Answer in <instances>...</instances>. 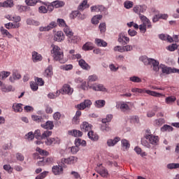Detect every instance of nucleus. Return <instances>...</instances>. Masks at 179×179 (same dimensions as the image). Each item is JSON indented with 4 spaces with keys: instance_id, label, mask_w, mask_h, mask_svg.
<instances>
[{
    "instance_id": "64",
    "label": "nucleus",
    "mask_w": 179,
    "mask_h": 179,
    "mask_svg": "<svg viewBox=\"0 0 179 179\" xmlns=\"http://www.w3.org/2000/svg\"><path fill=\"white\" fill-rule=\"evenodd\" d=\"M38 12L39 13H47V12H48V10L47 9V8H45V6H41L38 8Z\"/></svg>"
},
{
    "instance_id": "30",
    "label": "nucleus",
    "mask_w": 179,
    "mask_h": 179,
    "mask_svg": "<svg viewBox=\"0 0 179 179\" xmlns=\"http://www.w3.org/2000/svg\"><path fill=\"white\" fill-rule=\"evenodd\" d=\"M28 26H40V22L34 20L33 18H28L26 21Z\"/></svg>"
},
{
    "instance_id": "50",
    "label": "nucleus",
    "mask_w": 179,
    "mask_h": 179,
    "mask_svg": "<svg viewBox=\"0 0 179 179\" xmlns=\"http://www.w3.org/2000/svg\"><path fill=\"white\" fill-rule=\"evenodd\" d=\"M31 119L33 120V121H35V122H43V117L37 115H32Z\"/></svg>"
},
{
    "instance_id": "33",
    "label": "nucleus",
    "mask_w": 179,
    "mask_h": 179,
    "mask_svg": "<svg viewBox=\"0 0 179 179\" xmlns=\"http://www.w3.org/2000/svg\"><path fill=\"white\" fill-rule=\"evenodd\" d=\"M94 48V46L93 45V43L92 42H87L85 45L83 46V50L84 51H91Z\"/></svg>"
},
{
    "instance_id": "44",
    "label": "nucleus",
    "mask_w": 179,
    "mask_h": 179,
    "mask_svg": "<svg viewBox=\"0 0 179 179\" xmlns=\"http://www.w3.org/2000/svg\"><path fill=\"white\" fill-rule=\"evenodd\" d=\"M96 80H99V76L97 75L94 74L88 76L87 78V83H90L92 82H96Z\"/></svg>"
},
{
    "instance_id": "24",
    "label": "nucleus",
    "mask_w": 179,
    "mask_h": 179,
    "mask_svg": "<svg viewBox=\"0 0 179 179\" xmlns=\"http://www.w3.org/2000/svg\"><path fill=\"white\" fill-rule=\"evenodd\" d=\"M148 139L151 145H153L154 146H157V145H159V136L152 135Z\"/></svg>"
},
{
    "instance_id": "3",
    "label": "nucleus",
    "mask_w": 179,
    "mask_h": 179,
    "mask_svg": "<svg viewBox=\"0 0 179 179\" xmlns=\"http://www.w3.org/2000/svg\"><path fill=\"white\" fill-rule=\"evenodd\" d=\"M64 32L68 37L69 43H76V41L75 40L79 38L78 36H73V31H72V29H71V28L68 27V25L64 27Z\"/></svg>"
},
{
    "instance_id": "27",
    "label": "nucleus",
    "mask_w": 179,
    "mask_h": 179,
    "mask_svg": "<svg viewBox=\"0 0 179 179\" xmlns=\"http://www.w3.org/2000/svg\"><path fill=\"white\" fill-rule=\"evenodd\" d=\"M43 76L45 78H51L52 76V66L50 65L48 66L43 73Z\"/></svg>"
},
{
    "instance_id": "49",
    "label": "nucleus",
    "mask_w": 179,
    "mask_h": 179,
    "mask_svg": "<svg viewBox=\"0 0 179 179\" xmlns=\"http://www.w3.org/2000/svg\"><path fill=\"white\" fill-rule=\"evenodd\" d=\"M129 81L133 82L134 83H141L142 79L136 76H134L129 78Z\"/></svg>"
},
{
    "instance_id": "4",
    "label": "nucleus",
    "mask_w": 179,
    "mask_h": 179,
    "mask_svg": "<svg viewBox=\"0 0 179 179\" xmlns=\"http://www.w3.org/2000/svg\"><path fill=\"white\" fill-rule=\"evenodd\" d=\"M159 68L162 70V73L164 75H170L171 73H178V69L176 68L169 67L163 64L159 65Z\"/></svg>"
},
{
    "instance_id": "52",
    "label": "nucleus",
    "mask_w": 179,
    "mask_h": 179,
    "mask_svg": "<svg viewBox=\"0 0 179 179\" xmlns=\"http://www.w3.org/2000/svg\"><path fill=\"white\" fill-rule=\"evenodd\" d=\"M113 120V115H107L106 118H103L101 120V122L103 124H107V122H111V120Z\"/></svg>"
},
{
    "instance_id": "58",
    "label": "nucleus",
    "mask_w": 179,
    "mask_h": 179,
    "mask_svg": "<svg viewBox=\"0 0 179 179\" xmlns=\"http://www.w3.org/2000/svg\"><path fill=\"white\" fill-rule=\"evenodd\" d=\"M57 23L59 26V27H65L66 25V23L65 22V20L62 18H58L57 19Z\"/></svg>"
},
{
    "instance_id": "21",
    "label": "nucleus",
    "mask_w": 179,
    "mask_h": 179,
    "mask_svg": "<svg viewBox=\"0 0 179 179\" xmlns=\"http://www.w3.org/2000/svg\"><path fill=\"white\" fill-rule=\"evenodd\" d=\"M81 131L84 132H90L92 131V124H89L87 122H83L80 125Z\"/></svg>"
},
{
    "instance_id": "48",
    "label": "nucleus",
    "mask_w": 179,
    "mask_h": 179,
    "mask_svg": "<svg viewBox=\"0 0 179 179\" xmlns=\"http://www.w3.org/2000/svg\"><path fill=\"white\" fill-rule=\"evenodd\" d=\"M52 135V131L46 130V131H45L42 134V135H41V139H45V138L48 139V137H49V136H51Z\"/></svg>"
},
{
    "instance_id": "32",
    "label": "nucleus",
    "mask_w": 179,
    "mask_h": 179,
    "mask_svg": "<svg viewBox=\"0 0 179 179\" xmlns=\"http://www.w3.org/2000/svg\"><path fill=\"white\" fill-rule=\"evenodd\" d=\"M5 27L8 30L10 29H19V27H20V23L13 24L12 22H8L7 24H5Z\"/></svg>"
},
{
    "instance_id": "17",
    "label": "nucleus",
    "mask_w": 179,
    "mask_h": 179,
    "mask_svg": "<svg viewBox=\"0 0 179 179\" xmlns=\"http://www.w3.org/2000/svg\"><path fill=\"white\" fill-rule=\"evenodd\" d=\"M139 17L141 22H143V24L147 25L148 29H152V22H150L149 18L141 14L139 15Z\"/></svg>"
},
{
    "instance_id": "61",
    "label": "nucleus",
    "mask_w": 179,
    "mask_h": 179,
    "mask_svg": "<svg viewBox=\"0 0 179 179\" xmlns=\"http://www.w3.org/2000/svg\"><path fill=\"white\" fill-rule=\"evenodd\" d=\"M48 174V171H43L41 174H39L38 176H36L35 179H44L45 178V177H47Z\"/></svg>"
},
{
    "instance_id": "53",
    "label": "nucleus",
    "mask_w": 179,
    "mask_h": 179,
    "mask_svg": "<svg viewBox=\"0 0 179 179\" xmlns=\"http://www.w3.org/2000/svg\"><path fill=\"white\" fill-rule=\"evenodd\" d=\"M124 7L126 9H131V8L134 7V2L131 1H126L124 3Z\"/></svg>"
},
{
    "instance_id": "23",
    "label": "nucleus",
    "mask_w": 179,
    "mask_h": 179,
    "mask_svg": "<svg viewBox=\"0 0 179 179\" xmlns=\"http://www.w3.org/2000/svg\"><path fill=\"white\" fill-rule=\"evenodd\" d=\"M20 78H22V76H20V73H19V72H17V71H14L13 72V76H10L9 78V80L13 83L15 80H19V79H20Z\"/></svg>"
},
{
    "instance_id": "36",
    "label": "nucleus",
    "mask_w": 179,
    "mask_h": 179,
    "mask_svg": "<svg viewBox=\"0 0 179 179\" xmlns=\"http://www.w3.org/2000/svg\"><path fill=\"white\" fill-rule=\"evenodd\" d=\"M152 58H148L147 56H141L139 57V60L143 62L144 65H150V61Z\"/></svg>"
},
{
    "instance_id": "22",
    "label": "nucleus",
    "mask_w": 179,
    "mask_h": 179,
    "mask_svg": "<svg viewBox=\"0 0 179 179\" xmlns=\"http://www.w3.org/2000/svg\"><path fill=\"white\" fill-rule=\"evenodd\" d=\"M32 61L33 62H40V61H43V56L38 54V52L34 51L32 52Z\"/></svg>"
},
{
    "instance_id": "55",
    "label": "nucleus",
    "mask_w": 179,
    "mask_h": 179,
    "mask_svg": "<svg viewBox=\"0 0 179 179\" xmlns=\"http://www.w3.org/2000/svg\"><path fill=\"white\" fill-rule=\"evenodd\" d=\"M61 69L63 71H71V69H73V66L72 64H64L61 66Z\"/></svg>"
},
{
    "instance_id": "28",
    "label": "nucleus",
    "mask_w": 179,
    "mask_h": 179,
    "mask_svg": "<svg viewBox=\"0 0 179 179\" xmlns=\"http://www.w3.org/2000/svg\"><path fill=\"white\" fill-rule=\"evenodd\" d=\"M24 2L27 6H36L38 3H43L41 0H25Z\"/></svg>"
},
{
    "instance_id": "25",
    "label": "nucleus",
    "mask_w": 179,
    "mask_h": 179,
    "mask_svg": "<svg viewBox=\"0 0 179 179\" xmlns=\"http://www.w3.org/2000/svg\"><path fill=\"white\" fill-rule=\"evenodd\" d=\"M68 132H69V135H71V136H75L76 138L80 137L82 136V135H83V134L82 133V131H80V130L73 129V130H70Z\"/></svg>"
},
{
    "instance_id": "45",
    "label": "nucleus",
    "mask_w": 179,
    "mask_h": 179,
    "mask_svg": "<svg viewBox=\"0 0 179 179\" xmlns=\"http://www.w3.org/2000/svg\"><path fill=\"white\" fill-rule=\"evenodd\" d=\"M36 150L39 153V155H41V156H48L50 155V152L47 150H43L38 147L36 148Z\"/></svg>"
},
{
    "instance_id": "59",
    "label": "nucleus",
    "mask_w": 179,
    "mask_h": 179,
    "mask_svg": "<svg viewBox=\"0 0 179 179\" xmlns=\"http://www.w3.org/2000/svg\"><path fill=\"white\" fill-rule=\"evenodd\" d=\"M130 122H131L132 124H139V117L131 116L130 117Z\"/></svg>"
},
{
    "instance_id": "54",
    "label": "nucleus",
    "mask_w": 179,
    "mask_h": 179,
    "mask_svg": "<svg viewBox=\"0 0 179 179\" xmlns=\"http://www.w3.org/2000/svg\"><path fill=\"white\" fill-rule=\"evenodd\" d=\"M167 169L169 170H173L174 169H179V164L178 163H171L167 164Z\"/></svg>"
},
{
    "instance_id": "29",
    "label": "nucleus",
    "mask_w": 179,
    "mask_h": 179,
    "mask_svg": "<svg viewBox=\"0 0 179 179\" xmlns=\"http://www.w3.org/2000/svg\"><path fill=\"white\" fill-rule=\"evenodd\" d=\"M95 44L97 47H107L108 43L103 39L95 38Z\"/></svg>"
},
{
    "instance_id": "31",
    "label": "nucleus",
    "mask_w": 179,
    "mask_h": 179,
    "mask_svg": "<svg viewBox=\"0 0 179 179\" xmlns=\"http://www.w3.org/2000/svg\"><path fill=\"white\" fill-rule=\"evenodd\" d=\"M106 106V101L103 99L96 100L94 102V106L96 108H103Z\"/></svg>"
},
{
    "instance_id": "46",
    "label": "nucleus",
    "mask_w": 179,
    "mask_h": 179,
    "mask_svg": "<svg viewBox=\"0 0 179 179\" xmlns=\"http://www.w3.org/2000/svg\"><path fill=\"white\" fill-rule=\"evenodd\" d=\"M101 131H102V132H110L111 127H110L108 124L103 123V124L101 125Z\"/></svg>"
},
{
    "instance_id": "42",
    "label": "nucleus",
    "mask_w": 179,
    "mask_h": 179,
    "mask_svg": "<svg viewBox=\"0 0 179 179\" xmlns=\"http://www.w3.org/2000/svg\"><path fill=\"white\" fill-rule=\"evenodd\" d=\"M13 0H6L3 2V8H13Z\"/></svg>"
},
{
    "instance_id": "19",
    "label": "nucleus",
    "mask_w": 179,
    "mask_h": 179,
    "mask_svg": "<svg viewBox=\"0 0 179 179\" xmlns=\"http://www.w3.org/2000/svg\"><path fill=\"white\" fill-rule=\"evenodd\" d=\"M0 90L4 92L5 93H8V92H13V87L11 85L6 86L2 81L0 80Z\"/></svg>"
},
{
    "instance_id": "35",
    "label": "nucleus",
    "mask_w": 179,
    "mask_h": 179,
    "mask_svg": "<svg viewBox=\"0 0 179 179\" xmlns=\"http://www.w3.org/2000/svg\"><path fill=\"white\" fill-rule=\"evenodd\" d=\"M103 19V15H96L92 18V24H99V22Z\"/></svg>"
},
{
    "instance_id": "16",
    "label": "nucleus",
    "mask_w": 179,
    "mask_h": 179,
    "mask_svg": "<svg viewBox=\"0 0 179 179\" xmlns=\"http://www.w3.org/2000/svg\"><path fill=\"white\" fill-rule=\"evenodd\" d=\"M78 65L80 66V68L82 69H83L84 71H90L91 69V66L90 65H89V64H87V62H86V61H85V59H80L78 61Z\"/></svg>"
},
{
    "instance_id": "26",
    "label": "nucleus",
    "mask_w": 179,
    "mask_h": 179,
    "mask_svg": "<svg viewBox=\"0 0 179 179\" xmlns=\"http://www.w3.org/2000/svg\"><path fill=\"white\" fill-rule=\"evenodd\" d=\"M87 136L91 141H93L94 142H97L99 141V135L94 134L93 131H88Z\"/></svg>"
},
{
    "instance_id": "11",
    "label": "nucleus",
    "mask_w": 179,
    "mask_h": 179,
    "mask_svg": "<svg viewBox=\"0 0 179 179\" xmlns=\"http://www.w3.org/2000/svg\"><path fill=\"white\" fill-rule=\"evenodd\" d=\"M90 89H92L94 92H107L108 90L104 87L102 84H95L90 87Z\"/></svg>"
},
{
    "instance_id": "20",
    "label": "nucleus",
    "mask_w": 179,
    "mask_h": 179,
    "mask_svg": "<svg viewBox=\"0 0 179 179\" xmlns=\"http://www.w3.org/2000/svg\"><path fill=\"white\" fill-rule=\"evenodd\" d=\"M41 127L43 128V129H54V122L48 120L46 122L42 123Z\"/></svg>"
},
{
    "instance_id": "15",
    "label": "nucleus",
    "mask_w": 179,
    "mask_h": 179,
    "mask_svg": "<svg viewBox=\"0 0 179 179\" xmlns=\"http://www.w3.org/2000/svg\"><path fill=\"white\" fill-rule=\"evenodd\" d=\"M54 40L55 41H58L60 43L61 41H64L65 40V36L64 35V32L62 31H58L54 34Z\"/></svg>"
},
{
    "instance_id": "7",
    "label": "nucleus",
    "mask_w": 179,
    "mask_h": 179,
    "mask_svg": "<svg viewBox=\"0 0 179 179\" xmlns=\"http://www.w3.org/2000/svg\"><path fill=\"white\" fill-rule=\"evenodd\" d=\"M59 93H62V94H68L69 96H71L72 93H73V88L71 87V85L65 84L60 90Z\"/></svg>"
},
{
    "instance_id": "1",
    "label": "nucleus",
    "mask_w": 179,
    "mask_h": 179,
    "mask_svg": "<svg viewBox=\"0 0 179 179\" xmlns=\"http://www.w3.org/2000/svg\"><path fill=\"white\" fill-rule=\"evenodd\" d=\"M131 92L132 93H136V94H143V93H147V94H149L150 96H153V97H164V95L161 93L137 87L132 88Z\"/></svg>"
},
{
    "instance_id": "38",
    "label": "nucleus",
    "mask_w": 179,
    "mask_h": 179,
    "mask_svg": "<svg viewBox=\"0 0 179 179\" xmlns=\"http://www.w3.org/2000/svg\"><path fill=\"white\" fill-rule=\"evenodd\" d=\"M173 127L169 124H164L162 127H161L162 132H171L173 131Z\"/></svg>"
},
{
    "instance_id": "10",
    "label": "nucleus",
    "mask_w": 179,
    "mask_h": 179,
    "mask_svg": "<svg viewBox=\"0 0 179 179\" xmlns=\"http://www.w3.org/2000/svg\"><path fill=\"white\" fill-rule=\"evenodd\" d=\"M116 108L117 110H120V111H122L123 113H125V111H128V110H129V106L124 101L117 102Z\"/></svg>"
},
{
    "instance_id": "5",
    "label": "nucleus",
    "mask_w": 179,
    "mask_h": 179,
    "mask_svg": "<svg viewBox=\"0 0 179 179\" xmlns=\"http://www.w3.org/2000/svg\"><path fill=\"white\" fill-rule=\"evenodd\" d=\"M117 41L120 44H122V45H127V44L129 43V37L127 36V34L124 32L120 33Z\"/></svg>"
},
{
    "instance_id": "62",
    "label": "nucleus",
    "mask_w": 179,
    "mask_h": 179,
    "mask_svg": "<svg viewBox=\"0 0 179 179\" xmlns=\"http://www.w3.org/2000/svg\"><path fill=\"white\" fill-rule=\"evenodd\" d=\"M58 26V24L55 21L51 22L48 25V29L50 30H52V29H54L55 27H57Z\"/></svg>"
},
{
    "instance_id": "6",
    "label": "nucleus",
    "mask_w": 179,
    "mask_h": 179,
    "mask_svg": "<svg viewBox=\"0 0 179 179\" xmlns=\"http://www.w3.org/2000/svg\"><path fill=\"white\" fill-rule=\"evenodd\" d=\"M78 162V158L75 156H70L67 158H62L61 159L62 164H75Z\"/></svg>"
},
{
    "instance_id": "12",
    "label": "nucleus",
    "mask_w": 179,
    "mask_h": 179,
    "mask_svg": "<svg viewBox=\"0 0 179 179\" xmlns=\"http://www.w3.org/2000/svg\"><path fill=\"white\" fill-rule=\"evenodd\" d=\"M64 164L61 163V165L53 166L52 168V171L55 176H59L64 172V168L62 167Z\"/></svg>"
},
{
    "instance_id": "39",
    "label": "nucleus",
    "mask_w": 179,
    "mask_h": 179,
    "mask_svg": "<svg viewBox=\"0 0 179 179\" xmlns=\"http://www.w3.org/2000/svg\"><path fill=\"white\" fill-rule=\"evenodd\" d=\"M10 76V72L9 71H0V80H5Z\"/></svg>"
},
{
    "instance_id": "40",
    "label": "nucleus",
    "mask_w": 179,
    "mask_h": 179,
    "mask_svg": "<svg viewBox=\"0 0 179 179\" xmlns=\"http://www.w3.org/2000/svg\"><path fill=\"white\" fill-rule=\"evenodd\" d=\"M176 100L177 98L175 96H170L165 99V103H166V104H172V103H174Z\"/></svg>"
},
{
    "instance_id": "43",
    "label": "nucleus",
    "mask_w": 179,
    "mask_h": 179,
    "mask_svg": "<svg viewBox=\"0 0 179 179\" xmlns=\"http://www.w3.org/2000/svg\"><path fill=\"white\" fill-rule=\"evenodd\" d=\"M42 5H45V6H47V10H49V12H52V10H54V8H55V6L52 4V2L48 3L42 1Z\"/></svg>"
},
{
    "instance_id": "2",
    "label": "nucleus",
    "mask_w": 179,
    "mask_h": 179,
    "mask_svg": "<svg viewBox=\"0 0 179 179\" xmlns=\"http://www.w3.org/2000/svg\"><path fill=\"white\" fill-rule=\"evenodd\" d=\"M52 54H53V58L55 61H59L60 64H64V52L59 46L54 45L52 47Z\"/></svg>"
},
{
    "instance_id": "41",
    "label": "nucleus",
    "mask_w": 179,
    "mask_h": 179,
    "mask_svg": "<svg viewBox=\"0 0 179 179\" xmlns=\"http://www.w3.org/2000/svg\"><path fill=\"white\" fill-rule=\"evenodd\" d=\"M52 3L55 6V8H62V6H65V2L59 0L52 1Z\"/></svg>"
},
{
    "instance_id": "18",
    "label": "nucleus",
    "mask_w": 179,
    "mask_h": 179,
    "mask_svg": "<svg viewBox=\"0 0 179 179\" xmlns=\"http://www.w3.org/2000/svg\"><path fill=\"white\" fill-rule=\"evenodd\" d=\"M102 164H99V166L96 168L97 173L101 176V177H107L108 176V171L106 169V168L101 166Z\"/></svg>"
},
{
    "instance_id": "51",
    "label": "nucleus",
    "mask_w": 179,
    "mask_h": 179,
    "mask_svg": "<svg viewBox=\"0 0 179 179\" xmlns=\"http://www.w3.org/2000/svg\"><path fill=\"white\" fill-rule=\"evenodd\" d=\"M121 143H122V146L123 148H125V149H129V148L131 147V144H129V141H128V140L127 139H122L121 141Z\"/></svg>"
},
{
    "instance_id": "14",
    "label": "nucleus",
    "mask_w": 179,
    "mask_h": 179,
    "mask_svg": "<svg viewBox=\"0 0 179 179\" xmlns=\"http://www.w3.org/2000/svg\"><path fill=\"white\" fill-rule=\"evenodd\" d=\"M121 141V138L120 137H115L113 139L109 138L107 140L106 144L109 148H113L118 143Z\"/></svg>"
},
{
    "instance_id": "9",
    "label": "nucleus",
    "mask_w": 179,
    "mask_h": 179,
    "mask_svg": "<svg viewBox=\"0 0 179 179\" xmlns=\"http://www.w3.org/2000/svg\"><path fill=\"white\" fill-rule=\"evenodd\" d=\"M61 143V140L58 137L55 138H48L45 141V145L47 146H51L52 145H59Z\"/></svg>"
},
{
    "instance_id": "34",
    "label": "nucleus",
    "mask_w": 179,
    "mask_h": 179,
    "mask_svg": "<svg viewBox=\"0 0 179 179\" xmlns=\"http://www.w3.org/2000/svg\"><path fill=\"white\" fill-rule=\"evenodd\" d=\"M22 106H23V104L22 103L13 104V108L15 113H22L23 111V108L22 107Z\"/></svg>"
},
{
    "instance_id": "60",
    "label": "nucleus",
    "mask_w": 179,
    "mask_h": 179,
    "mask_svg": "<svg viewBox=\"0 0 179 179\" xmlns=\"http://www.w3.org/2000/svg\"><path fill=\"white\" fill-rule=\"evenodd\" d=\"M177 47H178L177 44L173 43L171 45H169L166 48V50H168L169 51H171V52L176 51V50H177Z\"/></svg>"
},
{
    "instance_id": "47",
    "label": "nucleus",
    "mask_w": 179,
    "mask_h": 179,
    "mask_svg": "<svg viewBox=\"0 0 179 179\" xmlns=\"http://www.w3.org/2000/svg\"><path fill=\"white\" fill-rule=\"evenodd\" d=\"M27 6H22L20 4L16 6V9L20 13H22V12H26V10H27Z\"/></svg>"
},
{
    "instance_id": "56",
    "label": "nucleus",
    "mask_w": 179,
    "mask_h": 179,
    "mask_svg": "<svg viewBox=\"0 0 179 179\" xmlns=\"http://www.w3.org/2000/svg\"><path fill=\"white\" fill-rule=\"evenodd\" d=\"M30 87L33 92H37L38 90V85L36 83L31 82Z\"/></svg>"
},
{
    "instance_id": "57",
    "label": "nucleus",
    "mask_w": 179,
    "mask_h": 179,
    "mask_svg": "<svg viewBox=\"0 0 179 179\" xmlns=\"http://www.w3.org/2000/svg\"><path fill=\"white\" fill-rule=\"evenodd\" d=\"M98 10L103 13V15H108V11H107V8L104 6L99 5Z\"/></svg>"
},
{
    "instance_id": "8",
    "label": "nucleus",
    "mask_w": 179,
    "mask_h": 179,
    "mask_svg": "<svg viewBox=\"0 0 179 179\" xmlns=\"http://www.w3.org/2000/svg\"><path fill=\"white\" fill-rule=\"evenodd\" d=\"M90 106H92V101L85 99L83 102L78 104L76 108L78 110H85V108H90Z\"/></svg>"
},
{
    "instance_id": "63",
    "label": "nucleus",
    "mask_w": 179,
    "mask_h": 179,
    "mask_svg": "<svg viewBox=\"0 0 179 179\" xmlns=\"http://www.w3.org/2000/svg\"><path fill=\"white\" fill-rule=\"evenodd\" d=\"M99 29L101 33H106V22H102L99 24Z\"/></svg>"
},
{
    "instance_id": "37",
    "label": "nucleus",
    "mask_w": 179,
    "mask_h": 179,
    "mask_svg": "<svg viewBox=\"0 0 179 179\" xmlns=\"http://www.w3.org/2000/svg\"><path fill=\"white\" fill-rule=\"evenodd\" d=\"M165 123L166 120H164V118H159L154 120L155 127H162V125Z\"/></svg>"
},
{
    "instance_id": "13",
    "label": "nucleus",
    "mask_w": 179,
    "mask_h": 179,
    "mask_svg": "<svg viewBox=\"0 0 179 179\" xmlns=\"http://www.w3.org/2000/svg\"><path fill=\"white\" fill-rule=\"evenodd\" d=\"M146 9L147 7L145 5H137L134 7L133 10L135 13H137V15H141V13L146 12Z\"/></svg>"
}]
</instances>
